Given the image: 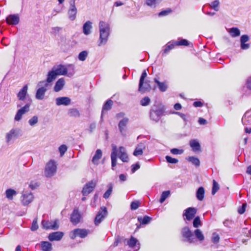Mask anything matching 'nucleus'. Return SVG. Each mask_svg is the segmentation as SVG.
Masks as SVG:
<instances>
[{"mask_svg": "<svg viewBox=\"0 0 251 251\" xmlns=\"http://www.w3.org/2000/svg\"><path fill=\"white\" fill-rule=\"evenodd\" d=\"M181 234L183 241L190 244L195 243L196 242V238L201 242L204 239V236L200 229H196L193 233L188 226H185L181 229Z\"/></svg>", "mask_w": 251, "mask_h": 251, "instance_id": "f257e3e1", "label": "nucleus"}, {"mask_svg": "<svg viewBox=\"0 0 251 251\" xmlns=\"http://www.w3.org/2000/svg\"><path fill=\"white\" fill-rule=\"evenodd\" d=\"M100 37L98 42L99 47L106 44L110 34V25L105 22L100 21L99 24Z\"/></svg>", "mask_w": 251, "mask_h": 251, "instance_id": "f03ea898", "label": "nucleus"}, {"mask_svg": "<svg viewBox=\"0 0 251 251\" xmlns=\"http://www.w3.org/2000/svg\"><path fill=\"white\" fill-rule=\"evenodd\" d=\"M52 68L58 75H66L71 77L75 73V66L73 64H68L65 65H59Z\"/></svg>", "mask_w": 251, "mask_h": 251, "instance_id": "7ed1b4c3", "label": "nucleus"}, {"mask_svg": "<svg viewBox=\"0 0 251 251\" xmlns=\"http://www.w3.org/2000/svg\"><path fill=\"white\" fill-rule=\"evenodd\" d=\"M147 76V73L146 70H144L140 77L138 91L141 93H145L149 92L151 90V86L150 81L146 79Z\"/></svg>", "mask_w": 251, "mask_h": 251, "instance_id": "20e7f679", "label": "nucleus"}, {"mask_svg": "<svg viewBox=\"0 0 251 251\" xmlns=\"http://www.w3.org/2000/svg\"><path fill=\"white\" fill-rule=\"evenodd\" d=\"M37 86L39 88L37 90L35 97L37 100H42L44 98L45 93L47 90V87L48 86L45 81H41L38 83Z\"/></svg>", "mask_w": 251, "mask_h": 251, "instance_id": "39448f33", "label": "nucleus"}, {"mask_svg": "<svg viewBox=\"0 0 251 251\" xmlns=\"http://www.w3.org/2000/svg\"><path fill=\"white\" fill-rule=\"evenodd\" d=\"M56 172V165L53 160H50L46 166L45 175L46 177H50L54 175Z\"/></svg>", "mask_w": 251, "mask_h": 251, "instance_id": "423d86ee", "label": "nucleus"}, {"mask_svg": "<svg viewBox=\"0 0 251 251\" xmlns=\"http://www.w3.org/2000/svg\"><path fill=\"white\" fill-rule=\"evenodd\" d=\"M88 230L76 228L70 232V237L72 239H75L77 236L84 238L88 235Z\"/></svg>", "mask_w": 251, "mask_h": 251, "instance_id": "0eeeda50", "label": "nucleus"}, {"mask_svg": "<svg viewBox=\"0 0 251 251\" xmlns=\"http://www.w3.org/2000/svg\"><path fill=\"white\" fill-rule=\"evenodd\" d=\"M20 130L18 128H13L6 134V142L11 143L15 139L18 138L20 135Z\"/></svg>", "mask_w": 251, "mask_h": 251, "instance_id": "6e6552de", "label": "nucleus"}, {"mask_svg": "<svg viewBox=\"0 0 251 251\" xmlns=\"http://www.w3.org/2000/svg\"><path fill=\"white\" fill-rule=\"evenodd\" d=\"M42 227L46 229H57L59 227L58 220L46 221L43 220L42 222Z\"/></svg>", "mask_w": 251, "mask_h": 251, "instance_id": "1a4fd4ad", "label": "nucleus"}, {"mask_svg": "<svg viewBox=\"0 0 251 251\" xmlns=\"http://www.w3.org/2000/svg\"><path fill=\"white\" fill-rule=\"evenodd\" d=\"M107 215V209L105 207H101L98 211L95 218L94 223L96 226L99 225Z\"/></svg>", "mask_w": 251, "mask_h": 251, "instance_id": "9d476101", "label": "nucleus"}, {"mask_svg": "<svg viewBox=\"0 0 251 251\" xmlns=\"http://www.w3.org/2000/svg\"><path fill=\"white\" fill-rule=\"evenodd\" d=\"M197 209L195 207H189L186 209L183 213L184 220L190 221L194 217L197 213Z\"/></svg>", "mask_w": 251, "mask_h": 251, "instance_id": "9b49d317", "label": "nucleus"}, {"mask_svg": "<svg viewBox=\"0 0 251 251\" xmlns=\"http://www.w3.org/2000/svg\"><path fill=\"white\" fill-rule=\"evenodd\" d=\"M116 149L117 151V157H118L123 162H128L129 158L126 152V149L123 146H120L118 148L116 146Z\"/></svg>", "mask_w": 251, "mask_h": 251, "instance_id": "f8f14e48", "label": "nucleus"}, {"mask_svg": "<svg viewBox=\"0 0 251 251\" xmlns=\"http://www.w3.org/2000/svg\"><path fill=\"white\" fill-rule=\"evenodd\" d=\"M137 220L139 224H136L137 226L136 230L140 228L142 226H144L150 224L152 220V218L148 216H138L137 217Z\"/></svg>", "mask_w": 251, "mask_h": 251, "instance_id": "ddd939ff", "label": "nucleus"}, {"mask_svg": "<svg viewBox=\"0 0 251 251\" xmlns=\"http://www.w3.org/2000/svg\"><path fill=\"white\" fill-rule=\"evenodd\" d=\"M128 119L127 118H124L120 121L118 124V127L122 135L124 137L126 136V125L128 123Z\"/></svg>", "mask_w": 251, "mask_h": 251, "instance_id": "4468645a", "label": "nucleus"}, {"mask_svg": "<svg viewBox=\"0 0 251 251\" xmlns=\"http://www.w3.org/2000/svg\"><path fill=\"white\" fill-rule=\"evenodd\" d=\"M33 198L34 197L31 192H24L21 197L22 203L23 205H26L32 201Z\"/></svg>", "mask_w": 251, "mask_h": 251, "instance_id": "2eb2a0df", "label": "nucleus"}, {"mask_svg": "<svg viewBox=\"0 0 251 251\" xmlns=\"http://www.w3.org/2000/svg\"><path fill=\"white\" fill-rule=\"evenodd\" d=\"M96 180H92L90 182L87 183L84 187L82 193L83 195H87L92 192L96 186L97 184Z\"/></svg>", "mask_w": 251, "mask_h": 251, "instance_id": "dca6fc26", "label": "nucleus"}, {"mask_svg": "<svg viewBox=\"0 0 251 251\" xmlns=\"http://www.w3.org/2000/svg\"><path fill=\"white\" fill-rule=\"evenodd\" d=\"M6 22L9 25H17L20 22V17L17 14H10L6 18Z\"/></svg>", "mask_w": 251, "mask_h": 251, "instance_id": "f3484780", "label": "nucleus"}, {"mask_svg": "<svg viewBox=\"0 0 251 251\" xmlns=\"http://www.w3.org/2000/svg\"><path fill=\"white\" fill-rule=\"evenodd\" d=\"M55 103L57 106L61 105L68 106L71 104V100L67 97H58L55 99Z\"/></svg>", "mask_w": 251, "mask_h": 251, "instance_id": "a211bd4d", "label": "nucleus"}, {"mask_svg": "<svg viewBox=\"0 0 251 251\" xmlns=\"http://www.w3.org/2000/svg\"><path fill=\"white\" fill-rule=\"evenodd\" d=\"M112 151L111 153L112 169L114 170V167L117 165V151L116 146L114 144L111 145Z\"/></svg>", "mask_w": 251, "mask_h": 251, "instance_id": "6ab92c4d", "label": "nucleus"}, {"mask_svg": "<svg viewBox=\"0 0 251 251\" xmlns=\"http://www.w3.org/2000/svg\"><path fill=\"white\" fill-rule=\"evenodd\" d=\"M81 219V215L77 209H74L71 216V222L74 225H76L79 223Z\"/></svg>", "mask_w": 251, "mask_h": 251, "instance_id": "aec40b11", "label": "nucleus"}, {"mask_svg": "<svg viewBox=\"0 0 251 251\" xmlns=\"http://www.w3.org/2000/svg\"><path fill=\"white\" fill-rule=\"evenodd\" d=\"M63 235V232L60 231H56L50 234L48 238L50 241H59L62 238Z\"/></svg>", "mask_w": 251, "mask_h": 251, "instance_id": "412c9836", "label": "nucleus"}, {"mask_svg": "<svg viewBox=\"0 0 251 251\" xmlns=\"http://www.w3.org/2000/svg\"><path fill=\"white\" fill-rule=\"evenodd\" d=\"M249 40V37L247 35H243L241 37L240 43L241 49L247 50L250 48V44L246 43Z\"/></svg>", "mask_w": 251, "mask_h": 251, "instance_id": "4be33fe9", "label": "nucleus"}, {"mask_svg": "<svg viewBox=\"0 0 251 251\" xmlns=\"http://www.w3.org/2000/svg\"><path fill=\"white\" fill-rule=\"evenodd\" d=\"M146 146L144 143H140L136 147L133 154L137 156L138 155H142L143 153V151L145 149Z\"/></svg>", "mask_w": 251, "mask_h": 251, "instance_id": "5701e85b", "label": "nucleus"}, {"mask_svg": "<svg viewBox=\"0 0 251 251\" xmlns=\"http://www.w3.org/2000/svg\"><path fill=\"white\" fill-rule=\"evenodd\" d=\"M92 25V23L90 21H88L84 24L83 25V32L85 35H88L91 33Z\"/></svg>", "mask_w": 251, "mask_h": 251, "instance_id": "b1692460", "label": "nucleus"}, {"mask_svg": "<svg viewBox=\"0 0 251 251\" xmlns=\"http://www.w3.org/2000/svg\"><path fill=\"white\" fill-rule=\"evenodd\" d=\"M65 80L63 78H59L55 83L54 87V91L55 92H59L61 90L65 85Z\"/></svg>", "mask_w": 251, "mask_h": 251, "instance_id": "393cba45", "label": "nucleus"}, {"mask_svg": "<svg viewBox=\"0 0 251 251\" xmlns=\"http://www.w3.org/2000/svg\"><path fill=\"white\" fill-rule=\"evenodd\" d=\"M57 76H58V75L52 68L51 71H50L48 73L47 79L46 81H45L47 83L48 86L49 85V83L51 82L52 81L55 79Z\"/></svg>", "mask_w": 251, "mask_h": 251, "instance_id": "a878e982", "label": "nucleus"}, {"mask_svg": "<svg viewBox=\"0 0 251 251\" xmlns=\"http://www.w3.org/2000/svg\"><path fill=\"white\" fill-rule=\"evenodd\" d=\"M101 156L102 151L100 149H98L92 158V162L93 164L98 165L99 164V160L101 158Z\"/></svg>", "mask_w": 251, "mask_h": 251, "instance_id": "bb28decb", "label": "nucleus"}, {"mask_svg": "<svg viewBox=\"0 0 251 251\" xmlns=\"http://www.w3.org/2000/svg\"><path fill=\"white\" fill-rule=\"evenodd\" d=\"M242 122L244 125L251 124V111L246 112L242 119Z\"/></svg>", "mask_w": 251, "mask_h": 251, "instance_id": "cd10ccee", "label": "nucleus"}, {"mask_svg": "<svg viewBox=\"0 0 251 251\" xmlns=\"http://www.w3.org/2000/svg\"><path fill=\"white\" fill-rule=\"evenodd\" d=\"M28 87L27 85L24 86L18 94L17 97L20 100H23L27 94Z\"/></svg>", "mask_w": 251, "mask_h": 251, "instance_id": "c85d7f7f", "label": "nucleus"}, {"mask_svg": "<svg viewBox=\"0 0 251 251\" xmlns=\"http://www.w3.org/2000/svg\"><path fill=\"white\" fill-rule=\"evenodd\" d=\"M113 102L112 100L110 99H109L107 100L105 104L103 105L102 109V112H101V118H102L103 114L105 111H108L111 109L112 106L113 105Z\"/></svg>", "mask_w": 251, "mask_h": 251, "instance_id": "c756f323", "label": "nucleus"}, {"mask_svg": "<svg viewBox=\"0 0 251 251\" xmlns=\"http://www.w3.org/2000/svg\"><path fill=\"white\" fill-rule=\"evenodd\" d=\"M77 12V8H69L68 11V15L69 19L71 21H74L76 17V14Z\"/></svg>", "mask_w": 251, "mask_h": 251, "instance_id": "7c9ffc66", "label": "nucleus"}, {"mask_svg": "<svg viewBox=\"0 0 251 251\" xmlns=\"http://www.w3.org/2000/svg\"><path fill=\"white\" fill-rule=\"evenodd\" d=\"M150 117L151 120L155 122L157 121V106L154 104L150 111Z\"/></svg>", "mask_w": 251, "mask_h": 251, "instance_id": "2f4dec72", "label": "nucleus"}, {"mask_svg": "<svg viewBox=\"0 0 251 251\" xmlns=\"http://www.w3.org/2000/svg\"><path fill=\"white\" fill-rule=\"evenodd\" d=\"M205 190L203 187H200L196 192V198L200 201L203 200L204 197Z\"/></svg>", "mask_w": 251, "mask_h": 251, "instance_id": "473e14b6", "label": "nucleus"}, {"mask_svg": "<svg viewBox=\"0 0 251 251\" xmlns=\"http://www.w3.org/2000/svg\"><path fill=\"white\" fill-rule=\"evenodd\" d=\"M68 115L71 117L78 118L80 116V113L77 109L72 108L68 110Z\"/></svg>", "mask_w": 251, "mask_h": 251, "instance_id": "72a5a7b5", "label": "nucleus"}, {"mask_svg": "<svg viewBox=\"0 0 251 251\" xmlns=\"http://www.w3.org/2000/svg\"><path fill=\"white\" fill-rule=\"evenodd\" d=\"M190 146L194 151H197L200 150V144L196 140H191L190 141Z\"/></svg>", "mask_w": 251, "mask_h": 251, "instance_id": "f704fd0d", "label": "nucleus"}, {"mask_svg": "<svg viewBox=\"0 0 251 251\" xmlns=\"http://www.w3.org/2000/svg\"><path fill=\"white\" fill-rule=\"evenodd\" d=\"M231 37H236L240 35V31L237 27H232L227 29Z\"/></svg>", "mask_w": 251, "mask_h": 251, "instance_id": "c9c22d12", "label": "nucleus"}, {"mask_svg": "<svg viewBox=\"0 0 251 251\" xmlns=\"http://www.w3.org/2000/svg\"><path fill=\"white\" fill-rule=\"evenodd\" d=\"M41 249L43 251H51L52 245L49 242L43 241L41 243Z\"/></svg>", "mask_w": 251, "mask_h": 251, "instance_id": "e433bc0d", "label": "nucleus"}, {"mask_svg": "<svg viewBox=\"0 0 251 251\" xmlns=\"http://www.w3.org/2000/svg\"><path fill=\"white\" fill-rule=\"evenodd\" d=\"M176 41H172L169 42L165 46V48L163 50L164 53H167L170 51L171 50L174 48L175 46H177L176 44H175Z\"/></svg>", "mask_w": 251, "mask_h": 251, "instance_id": "4c0bfd02", "label": "nucleus"}, {"mask_svg": "<svg viewBox=\"0 0 251 251\" xmlns=\"http://www.w3.org/2000/svg\"><path fill=\"white\" fill-rule=\"evenodd\" d=\"M16 194V191L12 189H8L5 191L6 197L9 200H13V196Z\"/></svg>", "mask_w": 251, "mask_h": 251, "instance_id": "58836bf2", "label": "nucleus"}, {"mask_svg": "<svg viewBox=\"0 0 251 251\" xmlns=\"http://www.w3.org/2000/svg\"><path fill=\"white\" fill-rule=\"evenodd\" d=\"M168 88V83L167 81L159 82L158 81V88L162 92H165Z\"/></svg>", "mask_w": 251, "mask_h": 251, "instance_id": "ea45409f", "label": "nucleus"}, {"mask_svg": "<svg viewBox=\"0 0 251 251\" xmlns=\"http://www.w3.org/2000/svg\"><path fill=\"white\" fill-rule=\"evenodd\" d=\"M187 160L197 167L200 166V162L197 157L194 156H189L187 158Z\"/></svg>", "mask_w": 251, "mask_h": 251, "instance_id": "a19ab883", "label": "nucleus"}, {"mask_svg": "<svg viewBox=\"0 0 251 251\" xmlns=\"http://www.w3.org/2000/svg\"><path fill=\"white\" fill-rule=\"evenodd\" d=\"M107 190L104 193L103 195V198L105 199H108L110 196L113 190L112 184L111 183H109L107 185Z\"/></svg>", "mask_w": 251, "mask_h": 251, "instance_id": "79ce46f5", "label": "nucleus"}, {"mask_svg": "<svg viewBox=\"0 0 251 251\" xmlns=\"http://www.w3.org/2000/svg\"><path fill=\"white\" fill-rule=\"evenodd\" d=\"M170 194L171 193L169 190L163 192L161 194L159 202L161 203H163L170 196Z\"/></svg>", "mask_w": 251, "mask_h": 251, "instance_id": "37998d69", "label": "nucleus"}, {"mask_svg": "<svg viewBox=\"0 0 251 251\" xmlns=\"http://www.w3.org/2000/svg\"><path fill=\"white\" fill-rule=\"evenodd\" d=\"M88 55V52L86 50H84L80 52L78 55V58L80 61H84L86 60Z\"/></svg>", "mask_w": 251, "mask_h": 251, "instance_id": "c03bdc74", "label": "nucleus"}, {"mask_svg": "<svg viewBox=\"0 0 251 251\" xmlns=\"http://www.w3.org/2000/svg\"><path fill=\"white\" fill-rule=\"evenodd\" d=\"M175 44L177 46H188L189 45V42L187 40L183 39H178V40L176 41Z\"/></svg>", "mask_w": 251, "mask_h": 251, "instance_id": "a18cd8bd", "label": "nucleus"}, {"mask_svg": "<svg viewBox=\"0 0 251 251\" xmlns=\"http://www.w3.org/2000/svg\"><path fill=\"white\" fill-rule=\"evenodd\" d=\"M170 152L173 155H180L184 152L182 149L173 148L170 150Z\"/></svg>", "mask_w": 251, "mask_h": 251, "instance_id": "49530a36", "label": "nucleus"}, {"mask_svg": "<svg viewBox=\"0 0 251 251\" xmlns=\"http://www.w3.org/2000/svg\"><path fill=\"white\" fill-rule=\"evenodd\" d=\"M165 159L167 163L170 164H176L178 162V160L176 158H173L170 156L167 155Z\"/></svg>", "mask_w": 251, "mask_h": 251, "instance_id": "de8ad7c7", "label": "nucleus"}, {"mask_svg": "<svg viewBox=\"0 0 251 251\" xmlns=\"http://www.w3.org/2000/svg\"><path fill=\"white\" fill-rule=\"evenodd\" d=\"M219 1L218 0H215L212 1L210 4V6L215 11H218L219 10Z\"/></svg>", "mask_w": 251, "mask_h": 251, "instance_id": "09e8293b", "label": "nucleus"}, {"mask_svg": "<svg viewBox=\"0 0 251 251\" xmlns=\"http://www.w3.org/2000/svg\"><path fill=\"white\" fill-rule=\"evenodd\" d=\"M193 226L194 227L197 228L201 226L200 218L199 216L195 217L193 222Z\"/></svg>", "mask_w": 251, "mask_h": 251, "instance_id": "8fccbe9b", "label": "nucleus"}, {"mask_svg": "<svg viewBox=\"0 0 251 251\" xmlns=\"http://www.w3.org/2000/svg\"><path fill=\"white\" fill-rule=\"evenodd\" d=\"M38 122V118L37 116H34L28 120V123L30 126H34Z\"/></svg>", "mask_w": 251, "mask_h": 251, "instance_id": "3c124183", "label": "nucleus"}, {"mask_svg": "<svg viewBox=\"0 0 251 251\" xmlns=\"http://www.w3.org/2000/svg\"><path fill=\"white\" fill-rule=\"evenodd\" d=\"M141 203L139 201H134L131 203L130 208L131 210L137 209L140 205Z\"/></svg>", "mask_w": 251, "mask_h": 251, "instance_id": "603ef678", "label": "nucleus"}, {"mask_svg": "<svg viewBox=\"0 0 251 251\" xmlns=\"http://www.w3.org/2000/svg\"><path fill=\"white\" fill-rule=\"evenodd\" d=\"M173 114H176L179 116L183 120L185 125H186L188 122V119L187 118L186 115L183 113H180L179 112H173Z\"/></svg>", "mask_w": 251, "mask_h": 251, "instance_id": "864d4df0", "label": "nucleus"}, {"mask_svg": "<svg viewBox=\"0 0 251 251\" xmlns=\"http://www.w3.org/2000/svg\"><path fill=\"white\" fill-rule=\"evenodd\" d=\"M211 241L214 244L219 243L220 241V236L219 234L216 232L213 233L212 234Z\"/></svg>", "mask_w": 251, "mask_h": 251, "instance_id": "5fc2aeb1", "label": "nucleus"}, {"mask_svg": "<svg viewBox=\"0 0 251 251\" xmlns=\"http://www.w3.org/2000/svg\"><path fill=\"white\" fill-rule=\"evenodd\" d=\"M219 186L218 183L215 180H213V186L212 190V195H214L219 190Z\"/></svg>", "mask_w": 251, "mask_h": 251, "instance_id": "6e6d98bb", "label": "nucleus"}, {"mask_svg": "<svg viewBox=\"0 0 251 251\" xmlns=\"http://www.w3.org/2000/svg\"><path fill=\"white\" fill-rule=\"evenodd\" d=\"M150 102V99L148 97H144L140 101L141 104L144 106L148 105L149 104Z\"/></svg>", "mask_w": 251, "mask_h": 251, "instance_id": "4d7b16f0", "label": "nucleus"}, {"mask_svg": "<svg viewBox=\"0 0 251 251\" xmlns=\"http://www.w3.org/2000/svg\"><path fill=\"white\" fill-rule=\"evenodd\" d=\"M30 106V103H26L24 106L21 108L19 110L23 113V114H25L29 111Z\"/></svg>", "mask_w": 251, "mask_h": 251, "instance_id": "13d9d810", "label": "nucleus"}, {"mask_svg": "<svg viewBox=\"0 0 251 251\" xmlns=\"http://www.w3.org/2000/svg\"><path fill=\"white\" fill-rule=\"evenodd\" d=\"M58 149L60 154V156H62L64 154L65 152L67 151V147L65 145H62L59 147Z\"/></svg>", "mask_w": 251, "mask_h": 251, "instance_id": "bf43d9fd", "label": "nucleus"}, {"mask_svg": "<svg viewBox=\"0 0 251 251\" xmlns=\"http://www.w3.org/2000/svg\"><path fill=\"white\" fill-rule=\"evenodd\" d=\"M38 228V225L37 224V219L36 218L34 219L32 222L31 226L30 227V229L32 231H35L37 230Z\"/></svg>", "mask_w": 251, "mask_h": 251, "instance_id": "052dcab7", "label": "nucleus"}, {"mask_svg": "<svg viewBox=\"0 0 251 251\" xmlns=\"http://www.w3.org/2000/svg\"><path fill=\"white\" fill-rule=\"evenodd\" d=\"M156 1L157 0H146V4L151 7H155Z\"/></svg>", "mask_w": 251, "mask_h": 251, "instance_id": "680f3d73", "label": "nucleus"}, {"mask_svg": "<svg viewBox=\"0 0 251 251\" xmlns=\"http://www.w3.org/2000/svg\"><path fill=\"white\" fill-rule=\"evenodd\" d=\"M23 115V113L19 109L15 116L14 120L16 121H20L22 119Z\"/></svg>", "mask_w": 251, "mask_h": 251, "instance_id": "e2e57ef3", "label": "nucleus"}, {"mask_svg": "<svg viewBox=\"0 0 251 251\" xmlns=\"http://www.w3.org/2000/svg\"><path fill=\"white\" fill-rule=\"evenodd\" d=\"M172 12V10L170 8H168L166 10H163L160 12L158 15L159 16H165L169 15Z\"/></svg>", "mask_w": 251, "mask_h": 251, "instance_id": "0e129e2a", "label": "nucleus"}, {"mask_svg": "<svg viewBox=\"0 0 251 251\" xmlns=\"http://www.w3.org/2000/svg\"><path fill=\"white\" fill-rule=\"evenodd\" d=\"M246 206H247L246 203H243L242 206L238 208V213L240 214H243L245 211Z\"/></svg>", "mask_w": 251, "mask_h": 251, "instance_id": "69168bd1", "label": "nucleus"}, {"mask_svg": "<svg viewBox=\"0 0 251 251\" xmlns=\"http://www.w3.org/2000/svg\"><path fill=\"white\" fill-rule=\"evenodd\" d=\"M140 168V165L138 163H136L132 165L131 171L132 173H134L136 171Z\"/></svg>", "mask_w": 251, "mask_h": 251, "instance_id": "338daca9", "label": "nucleus"}, {"mask_svg": "<svg viewBox=\"0 0 251 251\" xmlns=\"http://www.w3.org/2000/svg\"><path fill=\"white\" fill-rule=\"evenodd\" d=\"M247 87L251 90V76L247 80L246 82Z\"/></svg>", "mask_w": 251, "mask_h": 251, "instance_id": "774afa93", "label": "nucleus"}]
</instances>
